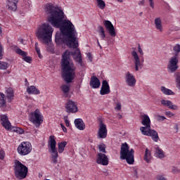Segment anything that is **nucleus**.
<instances>
[{
    "instance_id": "59",
    "label": "nucleus",
    "mask_w": 180,
    "mask_h": 180,
    "mask_svg": "<svg viewBox=\"0 0 180 180\" xmlns=\"http://www.w3.org/2000/svg\"><path fill=\"white\" fill-rule=\"evenodd\" d=\"M122 115L119 114V115H118V118H119V119H122Z\"/></svg>"
},
{
    "instance_id": "33",
    "label": "nucleus",
    "mask_w": 180,
    "mask_h": 180,
    "mask_svg": "<svg viewBox=\"0 0 180 180\" xmlns=\"http://www.w3.org/2000/svg\"><path fill=\"white\" fill-rule=\"evenodd\" d=\"M98 30L99 31V35L101 36V39L103 40L106 37V34H105V29L102 25L98 26Z\"/></svg>"
},
{
    "instance_id": "32",
    "label": "nucleus",
    "mask_w": 180,
    "mask_h": 180,
    "mask_svg": "<svg viewBox=\"0 0 180 180\" xmlns=\"http://www.w3.org/2000/svg\"><path fill=\"white\" fill-rule=\"evenodd\" d=\"M6 96L8 100L15 96V95L13 94V89L12 88H8L6 91Z\"/></svg>"
},
{
    "instance_id": "64",
    "label": "nucleus",
    "mask_w": 180,
    "mask_h": 180,
    "mask_svg": "<svg viewBox=\"0 0 180 180\" xmlns=\"http://www.w3.org/2000/svg\"><path fill=\"white\" fill-rule=\"evenodd\" d=\"M21 43L23 44V39H21Z\"/></svg>"
},
{
    "instance_id": "25",
    "label": "nucleus",
    "mask_w": 180,
    "mask_h": 180,
    "mask_svg": "<svg viewBox=\"0 0 180 180\" xmlns=\"http://www.w3.org/2000/svg\"><path fill=\"white\" fill-rule=\"evenodd\" d=\"M143 160L148 162V164H150V161H151V151L150 150H148V148H146L145 150V155H144V158Z\"/></svg>"
},
{
    "instance_id": "7",
    "label": "nucleus",
    "mask_w": 180,
    "mask_h": 180,
    "mask_svg": "<svg viewBox=\"0 0 180 180\" xmlns=\"http://www.w3.org/2000/svg\"><path fill=\"white\" fill-rule=\"evenodd\" d=\"M14 167V172L16 178L18 179H25L27 176L28 169L25 165L19 160H15Z\"/></svg>"
},
{
    "instance_id": "31",
    "label": "nucleus",
    "mask_w": 180,
    "mask_h": 180,
    "mask_svg": "<svg viewBox=\"0 0 180 180\" xmlns=\"http://www.w3.org/2000/svg\"><path fill=\"white\" fill-rule=\"evenodd\" d=\"M161 91L165 95H175L172 90L167 89L165 86H161Z\"/></svg>"
},
{
    "instance_id": "8",
    "label": "nucleus",
    "mask_w": 180,
    "mask_h": 180,
    "mask_svg": "<svg viewBox=\"0 0 180 180\" xmlns=\"http://www.w3.org/2000/svg\"><path fill=\"white\" fill-rule=\"evenodd\" d=\"M30 120L36 127H40V124L43 123V115L40 112V110L37 108L34 112H31Z\"/></svg>"
},
{
    "instance_id": "21",
    "label": "nucleus",
    "mask_w": 180,
    "mask_h": 180,
    "mask_svg": "<svg viewBox=\"0 0 180 180\" xmlns=\"http://www.w3.org/2000/svg\"><path fill=\"white\" fill-rule=\"evenodd\" d=\"M131 56L134 57L135 60V70L139 71V68H141V62H140V58L136 51H131Z\"/></svg>"
},
{
    "instance_id": "22",
    "label": "nucleus",
    "mask_w": 180,
    "mask_h": 180,
    "mask_svg": "<svg viewBox=\"0 0 180 180\" xmlns=\"http://www.w3.org/2000/svg\"><path fill=\"white\" fill-rule=\"evenodd\" d=\"M161 105L163 106H168L169 109H172V110H178V105H174L171 101L168 100H161Z\"/></svg>"
},
{
    "instance_id": "2",
    "label": "nucleus",
    "mask_w": 180,
    "mask_h": 180,
    "mask_svg": "<svg viewBox=\"0 0 180 180\" xmlns=\"http://www.w3.org/2000/svg\"><path fill=\"white\" fill-rule=\"evenodd\" d=\"M77 51H78V53L75 60L79 63L80 65H82V55H81V51H79V49L75 51L65 50L62 54L60 62L62 77L67 84H71V82L75 79V66L72 60H71L70 57L71 56H76Z\"/></svg>"
},
{
    "instance_id": "3",
    "label": "nucleus",
    "mask_w": 180,
    "mask_h": 180,
    "mask_svg": "<svg viewBox=\"0 0 180 180\" xmlns=\"http://www.w3.org/2000/svg\"><path fill=\"white\" fill-rule=\"evenodd\" d=\"M53 32H54V30L51 25L44 23L37 28L35 34L38 40H42L43 43L48 44L51 41Z\"/></svg>"
},
{
    "instance_id": "10",
    "label": "nucleus",
    "mask_w": 180,
    "mask_h": 180,
    "mask_svg": "<svg viewBox=\"0 0 180 180\" xmlns=\"http://www.w3.org/2000/svg\"><path fill=\"white\" fill-rule=\"evenodd\" d=\"M141 124H143V126H145L140 127V131L141 132V134L151 129V120H150V117H148L146 114L142 115Z\"/></svg>"
},
{
    "instance_id": "26",
    "label": "nucleus",
    "mask_w": 180,
    "mask_h": 180,
    "mask_svg": "<svg viewBox=\"0 0 180 180\" xmlns=\"http://www.w3.org/2000/svg\"><path fill=\"white\" fill-rule=\"evenodd\" d=\"M155 148L156 150V155L158 157V158H164L165 157V155L164 154V150L158 147V146H156Z\"/></svg>"
},
{
    "instance_id": "47",
    "label": "nucleus",
    "mask_w": 180,
    "mask_h": 180,
    "mask_svg": "<svg viewBox=\"0 0 180 180\" xmlns=\"http://www.w3.org/2000/svg\"><path fill=\"white\" fill-rule=\"evenodd\" d=\"M36 52L38 54V56L39 58H41V54L40 53V49L39 48H35Z\"/></svg>"
},
{
    "instance_id": "38",
    "label": "nucleus",
    "mask_w": 180,
    "mask_h": 180,
    "mask_svg": "<svg viewBox=\"0 0 180 180\" xmlns=\"http://www.w3.org/2000/svg\"><path fill=\"white\" fill-rule=\"evenodd\" d=\"M16 53L17 54H19V56H22V57H25V56H27V53L22 51V49H17Z\"/></svg>"
},
{
    "instance_id": "36",
    "label": "nucleus",
    "mask_w": 180,
    "mask_h": 180,
    "mask_svg": "<svg viewBox=\"0 0 180 180\" xmlns=\"http://www.w3.org/2000/svg\"><path fill=\"white\" fill-rule=\"evenodd\" d=\"M98 148L100 153H103L104 154H106V145H105V143H101L98 145Z\"/></svg>"
},
{
    "instance_id": "4",
    "label": "nucleus",
    "mask_w": 180,
    "mask_h": 180,
    "mask_svg": "<svg viewBox=\"0 0 180 180\" xmlns=\"http://www.w3.org/2000/svg\"><path fill=\"white\" fill-rule=\"evenodd\" d=\"M120 159L126 160L129 165L134 164V149H130V146L126 142L121 145Z\"/></svg>"
},
{
    "instance_id": "40",
    "label": "nucleus",
    "mask_w": 180,
    "mask_h": 180,
    "mask_svg": "<svg viewBox=\"0 0 180 180\" xmlns=\"http://www.w3.org/2000/svg\"><path fill=\"white\" fill-rule=\"evenodd\" d=\"M8 131H14L15 133H17L18 131V127H12V124L10 127L9 129H7Z\"/></svg>"
},
{
    "instance_id": "50",
    "label": "nucleus",
    "mask_w": 180,
    "mask_h": 180,
    "mask_svg": "<svg viewBox=\"0 0 180 180\" xmlns=\"http://www.w3.org/2000/svg\"><path fill=\"white\" fill-rule=\"evenodd\" d=\"M87 57L91 63H92V54L91 53H87Z\"/></svg>"
},
{
    "instance_id": "54",
    "label": "nucleus",
    "mask_w": 180,
    "mask_h": 180,
    "mask_svg": "<svg viewBox=\"0 0 180 180\" xmlns=\"http://www.w3.org/2000/svg\"><path fill=\"white\" fill-rule=\"evenodd\" d=\"M158 180H167V179L164 178L163 176H159V179Z\"/></svg>"
},
{
    "instance_id": "1",
    "label": "nucleus",
    "mask_w": 180,
    "mask_h": 180,
    "mask_svg": "<svg viewBox=\"0 0 180 180\" xmlns=\"http://www.w3.org/2000/svg\"><path fill=\"white\" fill-rule=\"evenodd\" d=\"M45 13L47 15V21L53 27L60 29V33H56L55 41L57 44L63 42L69 49H77L78 47V32L75 30V27L71 21L64 20V12L58 6L49 3L45 6ZM64 37V39L61 37Z\"/></svg>"
},
{
    "instance_id": "28",
    "label": "nucleus",
    "mask_w": 180,
    "mask_h": 180,
    "mask_svg": "<svg viewBox=\"0 0 180 180\" xmlns=\"http://www.w3.org/2000/svg\"><path fill=\"white\" fill-rule=\"evenodd\" d=\"M58 153L59 154H62V153H64L65 146H67V141L59 142L58 143Z\"/></svg>"
},
{
    "instance_id": "43",
    "label": "nucleus",
    "mask_w": 180,
    "mask_h": 180,
    "mask_svg": "<svg viewBox=\"0 0 180 180\" xmlns=\"http://www.w3.org/2000/svg\"><path fill=\"white\" fill-rule=\"evenodd\" d=\"M5 158V151L4 150H0V160H4Z\"/></svg>"
},
{
    "instance_id": "45",
    "label": "nucleus",
    "mask_w": 180,
    "mask_h": 180,
    "mask_svg": "<svg viewBox=\"0 0 180 180\" xmlns=\"http://www.w3.org/2000/svg\"><path fill=\"white\" fill-rule=\"evenodd\" d=\"M138 50L141 56H143V54H144V53L143 52V49H141V46H140V44H138Z\"/></svg>"
},
{
    "instance_id": "52",
    "label": "nucleus",
    "mask_w": 180,
    "mask_h": 180,
    "mask_svg": "<svg viewBox=\"0 0 180 180\" xmlns=\"http://www.w3.org/2000/svg\"><path fill=\"white\" fill-rule=\"evenodd\" d=\"M134 175L135 178H139V176L137 175V169H134Z\"/></svg>"
},
{
    "instance_id": "48",
    "label": "nucleus",
    "mask_w": 180,
    "mask_h": 180,
    "mask_svg": "<svg viewBox=\"0 0 180 180\" xmlns=\"http://www.w3.org/2000/svg\"><path fill=\"white\" fill-rule=\"evenodd\" d=\"M149 4L150 8H152V9H154V0H149Z\"/></svg>"
},
{
    "instance_id": "12",
    "label": "nucleus",
    "mask_w": 180,
    "mask_h": 180,
    "mask_svg": "<svg viewBox=\"0 0 180 180\" xmlns=\"http://www.w3.org/2000/svg\"><path fill=\"white\" fill-rule=\"evenodd\" d=\"M143 136H148L151 137L152 140L155 141V143L158 142L160 140V136H158V132L157 131L152 129L151 128L142 132Z\"/></svg>"
},
{
    "instance_id": "35",
    "label": "nucleus",
    "mask_w": 180,
    "mask_h": 180,
    "mask_svg": "<svg viewBox=\"0 0 180 180\" xmlns=\"http://www.w3.org/2000/svg\"><path fill=\"white\" fill-rule=\"evenodd\" d=\"M96 2L97 6H98L100 9H105L106 4H105V1H103V0H96Z\"/></svg>"
},
{
    "instance_id": "20",
    "label": "nucleus",
    "mask_w": 180,
    "mask_h": 180,
    "mask_svg": "<svg viewBox=\"0 0 180 180\" xmlns=\"http://www.w3.org/2000/svg\"><path fill=\"white\" fill-rule=\"evenodd\" d=\"M90 86L94 89H96L101 86V81L96 76H93L91 77Z\"/></svg>"
},
{
    "instance_id": "46",
    "label": "nucleus",
    "mask_w": 180,
    "mask_h": 180,
    "mask_svg": "<svg viewBox=\"0 0 180 180\" xmlns=\"http://www.w3.org/2000/svg\"><path fill=\"white\" fill-rule=\"evenodd\" d=\"M166 116H168L169 117H172V116H174V114L171 112L170 111H167L165 112Z\"/></svg>"
},
{
    "instance_id": "42",
    "label": "nucleus",
    "mask_w": 180,
    "mask_h": 180,
    "mask_svg": "<svg viewBox=\"0 0 180 180\" xmlns=\"http://www.w3.org/2000/svg\"><path fill=\"white\" fill-rule=\"evenodd\" d=\"M4 57V49L2 48V45L0 44V60H2Z\"/></svg>"
},
{
    "instance_id": "61",
    "label": "nucleus",
    "mask_w": 180,
    "mask_h": 180,
    "mask_svg": "<svg viewBox=\"0 0 180 180\" xmlns=\"http://www.w3.org/2000/svg\"><path fill=\"white\" fill-rule=\"evenodd\" d=\"M97 44H98V46H101V44L99 43V40L97 39Z\"/></svg>"
},
{
    "instance_id": "6",
    "label": "nucleus",
    "mask_w": 180,
    "mask_h": 180,
    "mask_svg": "<svg viewBox=\"0 0 180 180\" xmlns=\"http://www.w3.org/2000/svg\"><path fill=\"white\" fill-rule=\"evenodd\" d=\"M57 141H56V136L54 135H51L49 136V139L48 141V147L50 148L49 150L50 154H51V162L53 164H57L58 162V151L57 150Z\"/></svg>"
},
{
    "instance_id": "17",
    "label": "nucleus",
    "mask_w": 180,
    "mask_h": 180,
    "mask_svg": "<svg viewBox=\"0 0 180 180\" xmlns=\"http://www.w3.org/2000/svg\"><path fill=\"white\" fill-rule=\"evenodd\" d=\"M125 82L128 86L133 87L136 85V78L130 72H127L125 75Z\"/></svg>"
},
{
    "instance_id": "27",
    "label": "nucleus",
    "mask_w": 180,
    "mask_h": 180,
    "mask_svg": "<svg viewBox=\"0 0 180 180\" xmlns=\"http://www.w3.org/2000/svg\"><path fill=\"white\" fill-rule=\"evenodd\" d=\"M0 108H6V100L5 99V94L0 92Z\"/></svg>"
},
{
    "instance_id": "39",
    "label": "nucleus",
    "mask_w": 180,
    "mask_h": 180,
    "mask_svg": "<svg viewBox=\"0 0 180 180\" xmlns=\"http://www.w3.org/2000/svg\"><path fill=\"white\" fill-rule=\"evenodd\" d=\"M23 60L24 61H25L26 63H28L29 64L32 63V57L27 56V55L23 56Z\"/></svg>"
},
{
    "instance_id": "19",
    "label": "nucleus",
    "mask_w": 180,
    "mask_h": 180,
    "mask_svg": "<svg viewBox=\"0 0 180 180\" xmlns=\"http://www.w3.org/2000/svg\"><path fill=\"white\" fill-rule=\"evenodd\" d=\"M1 122L3 127L6 129V130H9L11 129V122H9V118L5 115L1 116Z\"/></svg>"
},
{
    "instance_id": "14",
    "label": "nucleus",
    "mask_w": 180,
    "mask_h": 180,
    "mask_svg": "<svg viewBox=\"0 0 180 180\" xmlns=\"http://www.w3.org/2000/svg\"><path fill=\"white\" fill-rule=\"evenodd\" d=\"M65 108L67 113H77L78 112V107L72 100H69L66 103Z\"/></svg>"
},
{
    "instance_id": "62",
    "label": "nucleus",
    "mask_w": 180,
    "mask_h": 180,
    "mask_svg": "<svg viewBox=\"0 0 180 180\" xmlns=\"http://www.w3.org/2000/svg\"><path fill=\"white\" fill-rule=\"evenodd\" d=\"M139 16H143V12H141V13H139Z\"/></svg>"
},
{
    "instance_id": "30",
    "label": "nucleus",
    "mask_w": 180,
    "mask_h": 180,
    "mask_svg": "<svg viewBox=\"0 0 180 180\" xmlns=\"http://www.w3.org/2000/svg\"><path fill=\"white\" fill-rule=\"evenodd\" d=\"M60 89L66 95V96H68V94H70V86L67 84H63L60 86Z\"/></svg>"
},
{
    "instance_id": "53",
    "label": "nucleus",
    "mask_w": 180,
    "mask_h": 180,
    "mask_svg": "<svg viewBox=\"0 0 180 180\" xmlns=\"http://www.w3.org/2000/svg\"><path fill=\"white\" fill-rule=\"evenodd\" d=\"M116 109H117V110H120V109H122V105L120 103H117Z\"/></svg>"
},
{
    "instance_id": "5",
    "label": "nucleus",
    "mask_w": 180,
    "mask_h": 180,
    "mask_svg": "<svg viewBox=\"0 0 180 180\" xmlns=\"http://www.w3.org/2000/svg\"><path fill=\"white\" fill-rule=\"evenodd\" d=\"M175 54L170 58L168 64H167V70L169 72H175L179 66H178V63H179V53H180V45L176 44L173 48Z\"/></svg>"
},
{
    "instance_id": "11",
    "label": "nucleus",
    "mask_w": 180,
    "mask_h": 180,
    "mask_svg": "<svg viewBox=\"0 0 180 180\" xmlns=\"http://www.w3.org/2000/svg\"><path fill=\"white\" fill-rule=\"evenodd\" d=\"M98 139H106L108 137V129L106 128V124L103 123L102 120L99 122V129L97 134Z\"/></svg>"
},
{
    "instance_id": "29",
    "label": "nucleus",
    "mask_w": 180,
    "mask_h": 180,
    "mask_svg": "<svg viewBox=\"0 0 180 180\" xmlns=\"http://www.w3.org/2000/svg\"><path fill=\"white\" fill-rule=\"evenodd\" d=\"M155 25L156 29L160 30V32H162V24H161V18H157L155 19Z\"/></svg>"
},
{
    "instance_id": "13",
    "label": "nucleus",
    "mask_w": 180,
    "mask_h": 180,
    "mask_svg": "<svg viewBox=\"0 0 180 180\" xmlns=\"http://www.w3.org/2000/svg\"><path fill=\"white\" fill-rule=\"evenodd\" d=\"M103 25L106 30H108L110 36H111L112 37H116V30L115 29L113 24H112V22L105 20L103 21Z\"/></svg>"
},
{
    "instance_id": "16",
    "label": "nucleus",
    "mask_w": 180,
    "mask_h": 180,
    "mask_svg": "<svg viewBox=\"0 0 180 180\" xmlns=\"http://www.w3.org/2000/svg\"><path fill=\"white\" fill-rule=\"evenodd\" d=\"M19 0H7L6 1V8L10 12H16L18 9V3Z\"/></svg>"
},
{
    "instance_id": "34",
    "label": "nucleus",
    "mask_w": 180,
    "mask_h": 180,
    "mask_svg": "<svg viewBox=\"0 0 180 180\" xmlns=\"http://www.w3.org/2000/svg\"><path fill=\"white\" fill-rule=\"evenodd\" d=\"M174 77L176 79V86L180 89V72H176Z\"/></svg>"
},
{
    "instance_id": "60",
    "label": "nucleus",
    "mask_w": 180,
    "mask_h": 180,
    "mask_svg": "<svg viewBox=\"0 0 180 180\" xmlns=\"http://www.w3.org/2000/svg\"><path fill=\"white\" fill-rule=\"evenodd\" d=\"M0 34H2V27H0Z\"/></svg>"
},
{
    "instance_id": "51",
    "label": "nucleus",
    "mask_w": 180,
    "mask_h": 180,
    "mask_svg": "<svg viewBox=\"0 0 180 180\" xmlns=\"http://www.w3.org/2000/svg\"><path fill=\"white\" fill-rule=\"evenodd\" d=\"M65 123L67 127H70V121H68V119L65 118Z\"/></svg>"
},
{
    "instance_id": "49",
    "label": "nucleus",
    "mask_w": 180,
    "mask_h": 180,
    "mask_svg": "<svg viewBox=\"0 0 180 180\" xmlns=\"http://www.w3.org/2000/svg\"><path fill=\"white\" fill-rule=\"evenodd\" d=\"M60 127L62 128V130L64 131V133H67V128L64 126V124H60Z\"/></svg>"
},
{
    "instance_id": "9",
    "label": "nucleus",
    "mask_w": 180,
    "mask_h": 180,
    "mask_svg": "<svg viewBox=\"0 0 180 180\" xmlns=\"http://www.w3.org/2000/svg\"><path fill=\"white\" fill-rule=\"evenodd\" d=\"M18 153L20 155H27L32 153V143L30 142H22L18 147Z\"/></svg>"
},
{
    "instance_id": "23",
    "label": "nucleus",
    "mask_w": 180,
    "mask_h": 180,
    "mask_svg": "<svg viewBox=\"0 0 180 180\" xmlns=\"http://www.w3.org/2000/svg\"><path fill=\"white\" fill-rule=\"evenodd\" d=\"M75 126L78 130H85V124L82 119L77 118L75 120Z\"/></svg>"
},
{
    "instance_id": "58",
    "label": "nucleus",
    "mask_w": 180,
    "mask_h": 180,
    "mask_svg": "<svg viewBox=\"0 0 180 180\" xmlns=\"http://www.w3.org/2000/svg\"><path fill=\"white\" fill-rule=\"evenodd\" d=\"M160 117L162 118V120H165V117H164V116H160Z\"/></svg>"
},
{
    "instance_id": "56",
    "label": "nucleus",
    "mask_w": 180,
    "mask_h": 180,
    "mask_svg": "<svg viewBox=\"0 0 180 180\" xmlns=\"http://www.w3.org/2000/svg\"><path fill=\"white\" fill-rule=\"evenodd\" d=\"M175 129L176 130V132L178 133L179 127H178V124H176Z\"/></svg>"
},
{
    "instance_id": "55",
    "label": "nucleus",
    "mask_w": 180,
    "mask_h": 180,
    "mask_svg": "<svg viewBox=\"0 0 180 180\" xmlns=\"http://www.w3.org/2000/svg\"><path fill=\"white\" fill-rule=\"evenodd\" d=\"M145 2L146 1L144 0H142V1L139 2V5H144Z\"/></svg>"
},
{
    "instance_id": "24",
    "label": "nucleus",
    "mask_w": 180,
    "mask_h": 180,
    "mask_svg": "<svg viewBox=\"0 0 180 180\" xmlns=\"http://www.w3.org/2000/svg\"><path fill=\"white\" fill-rule=\"evenodd\" d=\"M27 92L28 95H39L40 94V90L34 86H30L27 88Z\"/></svg>"
},
{
    "instance_id": "44",
    "label": "nucleus",
    "mask_w": 180,
    "mask_h": 180,
    "mask_svg": "<svg viewBox=\"0 0 180 180\" xmlns=\"http://www.w3.org/2000/svg\"><path fill=\"white\" fill-rule=\"evenodd\" d=\"M16 133H18V134H23V133H25V130H23L21 128L18 127Z\"/></svg>"
},
{
    "instance_id": "57",
    "label": "nucleus",
    "mask_w": 180,
    "mask_h": 180,
    "mask_svg": "<svg viewBox=\"0 0 180 180\" xmlns=\"http://www.w3.org/2000/svg\"><path fill=\"white\" fill-rule=\"evenodd\" d=\"M39 43L36 42L35 43V49H38L39 48Z\"/></svg>"
},
{
    "instance_id": "15",
    "label": "nucleus",
    "mask_w": 180,
    "mask_h": 180,
    "mask_svg": "<svg viewBox=\"0 0 180 180\" xmlns=\"http://www.w3.org/2000/svg\"><path fill=\"white\" fill-rule=\"evenodd\" d=\"M96 162L100 165H108L109 164V158L105 153H99L97 154Z\"/></svg>"
},
{
    "instance_id": "37",
    "label": "nucleus",
    "mask_w": 180,
    "mask_h": 180,
    "mask_svg": "<svg viewBox=\"0 0 180 180\" xmlns=\"http://www.w3.org/2000/svg\"><path fill=\"white\" fill-rule=\"evenodd\" d=\"M8 68H9V63L0 61V70H8Z\"/></svg>"
},
{
    "instance_id": "18",
    "label": "nucleus",
    "mask_w": 180,
    "mask_h": 180,
    "mask_svg": "<svg viewBox=\"0 0 180 180\" xmlns=\"http://www.w3.org/2000/svg\"><path fill=\"white\" fill-rule=\"evenodd\" d=\"M108 94H110V86H109V83H108V81L103 80L102 82V86L100 90V94L108 95Z\"/></svg>"
},
{
    "instance_id": "41",
    "label": "nucleus",
    "mask_w": 180,
    "mask_h": 180,
    "mask_svg": "<svg viewBox=\"0 0 180 180\" xmlns=\"http://www.w3.org/2000/svg\"><path fill=\"white\" fill-rule=\"evenodd\" d=\"M172 172L173 174H179L180 173V169H178V167H173L172 169Z\"/></svg>"
},
{
    "instance_id": "63",
    "label": "nucleus",
    "mask_w": 180,
    "mask_h": 180,
    "mask_svg": "<svg viewBox=\"0 0 180 180\" xmlns=\"http://www.w3.org/2000/svg\"><path fill=\"white\" fill-rule=\"evenodd\" d=\"M118 2H123V0H117Z\"/></svg>"
}]
</instances>
